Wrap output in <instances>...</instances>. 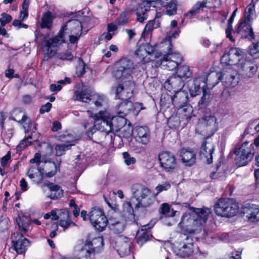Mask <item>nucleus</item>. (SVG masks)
Returning <instances> with one entry per match:
<instances>
[{"label": "nucleus", "mask_w": 259, "mask_h": 259, "mask_svg": "<svg viewBox=\"0 0 259 259\" xmlns=\"http://www.w3.org/2000/svg\"><path fill=\"white\" fill-rule=\"evenodd\" d=\"M117 69L113 73L116 79H132V73L134 68L133 61L127 58H122L116 63Z\"/></svg>", "instance_id": "1a4fd4ad"}, {"label": "nucleus", "mask_w": 259, "mask_h": 259, "mask_svg": "<svg viewBox=\"0 0 259 259\" xmlns=\"http://www.w3.org/2000/svg\"><path fill=\"white\" fill-rule=\"evenodd\" d=\"M174 92L175 94L171 97V104L176 108L180 109L187 103L188 94L183 90Z\"/></svg>", "instance_id": "a878e982"}, {"label": "nucleus", "mask_w": 259, "mask_h": 259, "mask_svg": "<svg viewBox=\"0 0 259 259\" xmlns=\"http://www.w3.org/2000/svg\"><path fill=\"white\" fill-rule=\"evenodd\" d=\"M239 206L233 199H220L214 205V210L218 215L230 218L235 215L238 210Z\"/></svg>", "instance_id": "423d86ee"}, {"label": "nucleus", "mask_w": 259, "mask_h": 259, "mask_svg": "<svg viewBox=\"0 0 259 259\" xmlns=\"http://www.w3.org/2000/svg\"><path fill=\"white\" fill-rule=\"evenodd\" d=\"M17 120V122L19 123H21L23 125V127L25 130V133H28L29 132H31V134L33 136V134H35V131L36 130L35 125H34L33 127H32V121L30 118L28 117L26 115H23L22 118L20 119H16Z\"/></svg>", "instance_id": "e433bc0d"}, {"label": "nucleus", "mask_w": 259, "mask_h": 259, "mask_svg": "<svg viewBox=\"0 0 259 259\" xmlns=\"http://www.w3.org/2000/svg\"><path fill=\"white\" fill-rule=\"evenodd\" d=\"M12 20V17L11 15L6 14L5 13H2V17L0 18V23L2 27L4 26L6 24L8 23Z\"/></svg>", "instance_id": "774afa93"}, {"label": "nucleus", "mask_w": 259, "mask_h": 259, "mask_svg": "<svg viewBox=\"0 0 259 259\" xmlns=\"http://www.w3.org/2000/svg\"><path fill=\"white\" fill-rule=\"evenodd\" d=\"M135 134L137 142L144 145H146L149 142L150 134L147 126L137 127L135 129Z\"/></svg>", "instance_id": "c85d7f7f"}, {"label": "nucleus", "mask_w": 259, "mask_h": 259, "mask_svg": "<svg viewBox=\"0 0 259 259\" xmlns=\"http://www.w3.org/2000/svg\"><path fill=\"white\" fill-rule=\"evenodd\" d=\"M27 175L36 184L40 183L44 178V172L40 167H30L27 171Z\"/></svg>", "instance_id": "2f4dec72"}, {"label": "nucleus", "mask_w": 259, "mask_h": 259, "mask_svg": "<svg viewBox=\"0 0 259 259\" xmlns=\"http://www.w3.org/2000/svg\"><path fill=\"white\" fill-rule=\"evenodd\" d=\"M16 222L20 231L23 233H26L29 229L31 220L26 217H18L16 219Z\"/></svg>", "instance_id": "ea45409f"}, {"label": "nucleus", "mask_w": 259, "mask_h": 259, "mask_svg": "<svg viewBox=\"0 0 259 259\" xmlns=\"http://www.w3.org/2000/svg\"><path fill=\"white\" fill-rule=\"evenodd\" d=\"M50 190L51 194L49 197L51 199H57L61 197L63 195V191L61 188L60 186L53 184L52 183H49L45 185Z\"/></svg>", "instance_id": "f704fd0d"}, {"label": "nucleus", "mask_w": 259, "mask_h": 259, "mask_svg": "<svg viewBox=\"0 0 259 259\" xmlns=\"http://www.w3.org/2000/svg\"><path fill=\"white\" fill-rule=\"evenodd\" d=\"M242 75L246 78L252 77L257 70L256 65L250 60L243 58L238 64Z\"/></svg>", "instance_id": "6ab92c4d"}, {"label": "nucleus", "mask_w": 259, "mask_h": 259, "mask_svg": "<svg viewBox=\"0 0 259 259\" xmlns=\"http://www.w3.org/2000/svg\"><path fill=\"white\" fill-rule=\"evenodd\" d=\"M61 29H63L66 35L67 33L81 34L82 25L79 21L76 19L70 20L66 22Z\"/></svg>", "instance_id": "b1692460"}, {"label": "nucleus", "mask_w": 259, "mask_h": 259, "mask_svg": "<svg viewBox=\"0 0 259 259\" xmlns=\"http://www.w3.org/2000/svg\"><path fill=\"white\" fill-rule=\"evenodd\" d=\"M252 21L241 18L238 24L237 28L234 32V35H239L241 38L251 39L254 38L251 23Z\"/></svg>", "instance_id": "ddd939ff"}, {"label": "nucleus", "mask_w": 259, "mask_h": 259, "mask_svg": "<svg viewBox=\"0 0 259 259\" xmlns=\"http://www.w3.org/2000/svg\"><path fill=\"white\" fill-rule=\"evenodd\" d=\"M75 99L85 103H91L96 107H101L105 100V97L98 94L89 96L84 91H76L75 92Z\"/></svg>", "instance_id": "2eb2a0df"}, {"label": "nucleus", "mask_w": 259, "mask_h": 259, "mask_svg": "<svg viewBox=\"0 0 259 259\" xmlns=\"http://www.w3.org/2000/svg\"><path fill=\"white\" fill-rule=\"evenodd\" d=\"M171 96H169L168 94L162 95L160 99V104L161 105L166 106L169 107V104L171 102Z\"/></svg>", "instance_id": "69168bd1"}, {"label": "nucleus", "mask_w": 259, "mask_h": 259, "mask_svg": "<svg viewBox=\"0 0 259 259\" xmlns=\"http://www.w3.org/2000/svg\"><path fill=\"white\" fill-rule=\"evenodd\" d=\"M66 35L63 31V29H61L58 34L55 37L49 39L45 42L44 45V49L49 51L50 49L58 47L63 43H65Z\"/></svg>", "instance_id": "cd10ccee"}, {"label": "nucleus", "mask_w": 259, "mask_h": 259, "mask_svg": "<svg viewBox=\"0 0 259 259\" xmlns=\"http://www.w3.org/2000/svg\"><path fill=\"white\" fill-rule=\"evenodd\" d=\"M184 85V80L177 74L169 77L164 83V88L169 92L182 90Z\"/></svg>", "instance_id": "aec40b11"}, {"label": "nucleus", "mask_w": 259, "mask_h": 259, "mask_svg": "<svg viewBox=\"0 0 259 259\" xmlns=\"http://www.w3.org/2000/svg\"><path fill=\"white\" fill-rule=\"evenodd\" d=\"M189 210L191 212L184 213L178 224L183 234L198 233L201 230L202 223L207 221L211 213L210 209L208 208L189 207Z\"/></svg>", "instance_id": "f257e3e1"}, {"label": "nucleus", "mask_w": 259, "mask_h": 259, "mask_svg": "<svg viewBox=\"0 0 259 259\" xmlns=\"http://www.w3.org/2000/svg\"><path fill=\"white\" fill-rule=\"evenodd\" d=\"M59 169V165L57 166L55 162L51 161L48 162L46 161L44 167L41 168L44 173H46V176L47 177H52L54 176Z\"/></svg>", "instance_id": "c9c22d12"}, {"label": "nucleus", "mask_w": 259, "mask_h": 259, "mask_svg": "<svg viewBox=\"0 0 259 259\" xmlns=\"http://www.w3.org/2000/svg\"><path fill=\"white\" fill-rule=\"evenodd\" d=\"M180 240L175 249L176 254L182 257H187L194 251L192 238L186 234L180 235Z\"/></svg>", "instance_id": "9d476101"}, {"label": "nucleus", "mask_w": 259, "mask_h": 259, "mask_svg": "<svg viewBox=\"0 0 259 259\" xmlns=\"http://www.w3.org/2000/svg\"><path fill=\"white\" fill-rule=\"evenodd\" d=\"M201 120L204 125L210 128L215 127L217 125V118L213 115H206L202 117Z\"/></svg>", "instance_id": "de8ad7c7"}, {"label": "nucleus", "mask_w": 259, "mask_h": 259, "mask_svg": "<svg viewBox=\"0 0 259 259\" xmlns=\"http://www.w3.org/2000/svg\"><path fill=\"white\" fill-rule=\"evenodd\" d=\"M144 47L147 55L150 56L149 58H152L153 60L154 59L158 58L161 55V53L157 52L156 51L155 47H152L149 44H146L144 46Z\"/></svg>", "instance_id": "3c124183"}, {"label": "nucleus", "mask_w": 259, "mask_h": 259, "mask_svg": "<svg viewBox=\"0 0 259 259\" xmlns=\"http://www.w3.org/2000/svg\"><path fill=\"white\" fill-rule=\"evenodd\" d=\"M103 218L101 221L98 219L97 223H91L94 227L99 232L103 231L108 224V220L107 219L106 216H104Z\"/></svg>", "instance_id": "864d4df0"}, {"label": "nucleus", "mask_w": 259, "mask_h": 259, "mask_svg": "<svg viewBox=\"0 0 259 259\" xmlns=\"http://www.w3.org/2000/svg\"><path fill=\"white\" fill-rule=\"evenodd\" d=\"M242 50L238 48H232L228 53H225L221 58V62L228 65L239 64L243 58Z\"/></svg>", "instance_id": "9b49d317"}, {"label": "nucleus", "mask_w": 259, "mask_h": 259, "mask_svg": "<svg viewBox=\"0 0 259 259\" xmlns=\"http://www.w3.org/2000/svg\"><path fill=\"white\" fill-rule=\"evenodd\" d=\"M122 83L119 84L116 89V98L122 100H129L132 96L135 84L132 79L122 80Z\"/></svg>", "instance_id": "f8f14e48"}, {"label": "nucleus", "mask_w": 259, "mask_h": 259, "mask_svg": "<svg viewBox=\"0 0 259 259\" xmlns=\"http://www.w3.org/2000/svg\"><path fill=\"white\" fill-rule=\"evenodd\" d=\"M248 49L251 56L255 58L259 57V40L250 45Z\"/></svg>", "instance_id": "6e6d98bb"}, {"label": "nucleus", "mask_w": 259, "mask_h": 259, "mask_svg": "<svg viewBox=\"0 0 259 259\" xmlns=\"http://www.w3.org/2000/svg\"><path fill=\"white\" fill-rule=\"evenodd\" d=\"M182 161L185 165L191 166L196 161V154L194 152L187 149H182L180 152Z\"/></svg>", "instance_id": "c756f323"}, {"label": "nucleus", "mask_w": 259, "mask_h": 259, "mask_svg": "<svg viewBox=\"0 0 259 259\" xmlns=\"http://www.w3.org/2000/svg\"><path fill=\"white\" fill-rule=\"evenodd\" d=\"M158 159L160 166L166 171L174 169L177 165L175 156L167 151H163L159 153Z\"/></svg>", "instance_id": "dca6fc26"}, {"label": "nucleus", "mask_w": 259, "mask_h": 259, "mask_svg": "<svg viewBox=\"0 0 259 259\" xmlns=\"http://www.w3.org/2000/svg\"><path fill=\"white\" fill-rule=\"evenodd\" d=\"M57 57L61 60H71L73 56L70 52H65L58 54Z\"/></svg>", "instance_id": "338daca9"}, {"label": "nucleus", "mask_w": 259, "mask_h": 259, "mask_svg": "<svg viewBox=\"0 0 259 259\" xmlns=\"http://www.w3.org/2000/svg\"><path fill=\"white\" fill-rule=\"evenodd\" d=\"M215 149L212 140L206 138L200 148L199 154L201 158H205L208 164L212 162V154Z\"/></svg>", "instance_id": "a211bd4d"}, {"label": "nucleus", "mask_w": 259, "mask_h": 259, "mask_svg": "<svg viewBox=\"0 0 259 259\" xmlns=\"http://www.w3.org/2000/svg\"><path fill=\"white\" fill-rule=\"evenodd\" d=\"M165 8V13L167 15L172 16L176 13L177 4L175 1L159 4Z\"/></svg>", "instance_id": "a18cd8bd"}, {"label": "nucleus", "mask_w": 259, "mask_h": 259, "mask_svg": "<svg viewBox=\"0 0 259 259\" xmlns=\"http://www.w3.org/2000/svg\"><path fill=\"white\" fill-rule=\"evenodd\" d=\"M237 10H235L233 13H232L231 16L229 19L228 23V27L226 30V33L227 37L229 38L230 40L232 42L235 41V39L233 38L231 34V31L232 30L233 27H232V23L233 22L234 18L236 16V12Z\"/></svg>", "instance_id": "09e8293b"}, {"label": "nucleus", "mask_w": 259, "mask_h": 259, "mask_svg": "<svg viewBox=\"0 0 259 259\" xmlns=\"http://www.w3.org/2000/svg\"><path fill=\"white\" fill-rule=\"evenodd\" d=\"M85 64L83 61H80L76 68V74L79 76H82L85 73Z\"/></svg>", "instance_id": "0e129e2a"}, {"label": "nucleus", "mask_w": 259, "mask_h": 259, "mask_svg": "<svg viewBox=\"0 0 259 259\" xmlns=\"http://www.w3.org/2000/svg\"><path fill=\"white\" fill-rule=\"evenodd\" d=\"M205 78V88L210 89L215 87L220 81L222 80V73L217 72H211L208 74L207 76H202Z\"/></svg>", "instance_id": "72a5a7b5"}, {"label": "nucleus", "mask_w": 259, "mask_h": 259, "mask_svg": "<svg viewBox=\"0 0 259 259\" xmlns=\"http://www.w3.org/2000/svg\"><path fill=\"white\" fill-rule=\"evenodd\" d=\"M104 240L102 237L88 238L84 244H76V252H79L83 259H91L92 255L100 253L103 249Z\"/></svg>", "instance_id": "f03ea898"}, {"label": "nucleus", "mask_w": 259, "mask_h": 259, "mask_svg": "<svg viewBox=\"0 0 259 259\" xmlns=\"http://www.w3.org/2000/svg\"><path fill=\"white\" fill-rule=\"evenodd\" d=\"M105 216L103 211L99 208H94L90 213L89 219L91 223H96L98 219L102 221L103 217Z\"/></svg>", "instance_id": "a19ab883"}, {"label": "nucleus", "mask_w": 259, "mask_h": 259, "mask_svg": "<svg viewBox=\"0 0 259 259\" xmlns=\"http://www.w3.org/2000/svg\"><path fill=\"white\" fill-rule=\"evenodd\" d=\"M177 74L183 79H186L191 77L192 71L189 66L187 65H182L178 67Z\"/></svg>", "instance_id": "79ce46f5"}, {"label": "nucleus", "mask_w": 259, "mask_h": 259, "mask_svg": "<svg viewBox=\"0 0 259 259\" xmlns=\"http://www.w3.org/2000/svg\"><path fill=\"white\" fill-rule=\"evenodd\" d=\"M205 78L199 76L195 78L188 83V89L191 97H195L201 93V89L203 91L205 89Z\"/></svg>", "instance_id": "412c9836"}, {"label": "nucleus", "mask_w": 259, "mask_h": 259, "mask_svg": "<svg viewBox=\"0 0 259 259\" xmlns=\"http://www.w3.org/2000/svg\"><path fill=\"white\" fill-rule=\"evenodd\" d=\"M255 17L254 4L251 3L246 8L244 15L242 18L248 20L249 21H252Z\"/></svg>", "instance_id": "37998d69"}, {"label": "nucleus", "mask_w": 259, "mask_h": 259, "mask_svg": "<svg viewBox=\"0 0 259 259\" xmlns=\"http://www.w3.org/2000/svg\"><path fill=\"white\" fill-rule=\"evenodd\" d=\"M206 7L207 2L206 1L197 2L193 6L192 9L185 14V16L191 18L196 14H198L201 11H202L203 8H206Z\"/></svg>", "instance_id": "4c0bfd02"}, {"label": "nucleus", "mask_w": 259, "mask_h": 259, "mask_svg": "<svg viewBox=\"0 0 259 259\" xmlns=\"http://www.w3.org/2000/svg\"><path fill=\"white\" fill-rule=\"evenodd\" d=\"M170 187L171 185L170 183L167 182H164L161 184H159L155 187V190L157 192L154 195L156 197L160 192L163 191H167Z\"/></svg>", "instance_id": "bf43d9fd"}, {"label": "nucleus", "mask_w": 259, "mask_h": 259, "mask_svg": "<svg viewBox=\"0 0 259 259\" xmlns=\"http://www.w3.org/2000/svg\"><path fill=\"white\" fill-rule=\"evenodd\" d=\"M202 96L198 102V105L200 107H204L208 105L210 98V92L204 89L202 91Z\"/></svg>", "instance_id": "5fc2aeb1"}, {"label": "nucleus", "mask_w": 259, "mask_h": 259, "mask_svg": "<svg viewBox=\"0 0 259 259\" xmlns=\"http://www.w3.org/2000/svg\"><path fill=\"white\" fill-rule=\"evenodd\" d=\"M236 154L235 162L238 166H243L250 161L255 153V149L252 144L245 142L234 151Z\"/></svg>", "instance_id": "39448f33"}, {"label": "nucleus", "mask_w": 259, "mask_h": 259, "mask_svg": "<svg viewBox=\"0 0 259 259\" xmlns=\"http://www.w3.org/2000/svg\"><path fill=\"white\" fill-rule=\"evenodd\" d=\"M53 18L50 12L45 13L41 18V27L49 29L52 26Z\"/></svg>", "instance_id": "c03bdc74"}, {"label": "nucleus", "mask_w": 259, "mask_h": 259, "mask_svg": "<svg viewBox=\"0 0 259 259\" xmlns=\"http://www.w3.org/2000/svg\"><path fill=\"white\" fill-rule=\"evenodd\" d=\"M23 115H26V114L21 109H16L13 111L11 118L17 122V120L16 119H21Z\"/></svg>", "instance_id": "680f3d73"}, {"label": "nucleus", "mask_w": 259, "mask_h": 259, "mask_svg": "<svg viewBox=\"0 0 259 259\" xmlns=\"http://www.w3.org/2000/svg\"><path fill=\"white\" fill-rule=\"evenodd\" d=\"M163 46L166 47L167 51L161 60L160 65L164 69L173 71L181 64L183 57L180 54L172 52V45L170 41L165 42Z\"/></svg>", "instance_id": "20e7f679"}, {"label": "nucleus", "mask_w": 259, "mask_h": 259, "mask_svg": "<svg viewBox=\"0 0 259 259\" xmlns=\"http://www.w3.org/2000/svg\"><path fill=\"white\" fill-rule=\"evenodd\" d=\"M131 190L133 196L137 201L134 204L136 208L149 207L154 202L155 195L145 186L135 184L132 186Z\"/></svg>", "instance_id": "7ed1b4c3"}, {"label": "nucleus", "mask_w": 259, "mask_h": 259, "mask_svg": "<svg viewBox=\"0 0 259 259\" xmlns=\"http://www.w3.org/2000/svg\"><path fill=\"white\" fill-rule=\"evenodd\" d=\"M126 120L124 116H121L120 115H117L115 117H111L112 132H118L122 127L124 130L127 127L128 133L127 136L131 135L132 134V128L130 126H126Z\"/></svg>", "instance_id": "bb28decb"}, {"label": "nucleus", "mask_w": 259, "mask_h": 259, "mask_svg": "<svg viewBox=\"0 0 259 259\" xmlns=\"http://www.w3.org/2000/svg\"><path fill=\"white\" fill-rule=\"evenodd\" d=\"M242 213L248 220L252 222L259 221V206L253 204H246L242 207Z\"/></svg>", "instance_id": "5701e85b"}, {"label": "nucleus", "mask_w": 259, "mask_h": 259, "mask_svg": "<svg viewBox=\"0 0 259 259\" xmlns=\"http://www.w3.org/2000/svg\"><path fill=\"white\" fill-rule=\"evenodd\" d=\"M222 78L223 84L226 88H234L239 82L240 77L237 71L229 68L224 70L222 73Z\"/></svg>", "instance_id": "4468645a"}, {"label": "nucleus", "mask_w": 259, "mask_h": 259, "mask_svg": "<svg viewBox=\"0 0 259 259\" xmlns=\"http://www.w3.org/2000/svg\"><path fill=\"white\" fill-rule=\"evenodd\" d=\"M29 0H23L22 8L19 13V19L22 21L25 20L28 17V8Z\"/></svg>", "instance_id": "49530a36"}, {"label": "nucleus", "mask_w": 259, "mask_h": 259, "mask_svg": "<svg viewBox=\"0 0 259 259\" xmlns=\"http://www.w3.org/2000/svg\"><path fill=\"white\" fill-rule=\"evenodd\" d=\"M12 242L15 250L18 254H24L30 242L28 239L24 238L22 234L14 233L12 237Z\"/></svg>", "instance_id": "f3484780"}, {"label": "nucleus", "mask_w": 259, "mask_h": 259, "mask_svg": "<svg viewBox=\"0 0 259 259\" xmlns=\"http://www.w3.org/2000/svg\"><path fill=\"white\" fill-rule=\"evenodd\" d=\"M92 117L95 120V123L92 127V131L96 130L104 132L107 135L112 133L111 116L108 112L100 111Z\"/></svg>", "instance_id": "0eeeda50"}, {"label": "nucleus", "mask_w": 259, "mask_h": 259, "mask_svg": "<svg viewBox=\"0 0 259 259\" xmlns=\"http://www.w3.org/2000/svg\"><path fill=\"white\" fill-rule=\"evenodd\" d=\"M135 55H137L139 59H142L144 63L153 60L152 58H147V55H148L145 50L144 46H140L136 52Z\"/></svg>", "instance_id": "8fccbe9b"}, {"label": "nucleus", "mask_w": 259, "mask_h": 259, "mask_svg": "<svg viewBox=\"0 0 259 259\" xmlns=\"http://www.w3.org/2000/svg\"><path fill=\"white\" fill-rule=\"evenodd\" d=\"M152 6L150 0H144L139 4L136 13L137 20L138 22L143 23L148 18L147 12Z\"/></svg>", "instance_id": "393cba45"}, {"label": "nucleus", "mask_w": 259, "mask_h": 259, "mask_svg": "<svg viewBox=\"0 0 259 259\" xmlns=\"http://www.w3.org/2000/svg\"><path fill=\"white\" fill-rule=\"evenodd\" d=\"M123 157L124 158V163L127 165L134 164L136 163V160L134 157H131L130 154L127 152H124L122 153Z\"/></svg>", "instance_id": "e2e57ef3"}, {"label": "nucleus", "mask_w": 259, "mask_h": 259, "mask_svg": "<svg viewBox=\"0 0 259 259\" xmlns=\"http://www.w3.org/2000/svg\"><path fill=\"white\" fill-rule=\"evenodd\" d=\"M131 243L128 239L125 237H119L116 240L114 247L121 257L130 253Z\"/></svg>", "instance_id": "4be33fe9"}, {"label": "nucleus", "mask_w": 259, "mask_h": 259, "mask_svg": "<svg viewBox=\"0 0 259 259\" xmlns=\"http://www.w3.org/2000/svg\"><path fill=\"white\" fill-rule=\"evenodd\" d=\"M44 218L46 220L49 219L54 221L59 220L60 226L64 229H67L71 226H75L76 225L71 221L69 212L64 209L52 210L51 212L45 214Z\"/></svg>", "instance_id": "6e6552de"}, {"label": "nucleus", "mask_w": 259, "mask_h": 259, "mask_svg": "<svg viewBox=\"0 0 259 259\" xmlns=\"http://www.w3.org/2000/svg\"><path fill=\"white\" fill-rule=\"evenodd\" d=\"M33 138L32 135H28L26 138L22 140L16 147L17 151H21L24 149L26 147L28 146L31 144V142L28 141L29 139Z\"/></svg>", "instance_id": "13d9d810"}, {"label": "nucleus", "mask_w": 259, "mask_h": 259, "mask_svg": "<svg viewBox=\"0 0 259 259\" xmlns=\"http://www.w3.org/2000/svg\"><path fill=\"white\" fill-rule=\"evenodd\" d=\"M167 124L170 128H176L180 125V121L178 117L171 116L168 118Z\"/></svg>", "instance_id": "052dcab7"}, {"label": "nucleus", "mask_w": 259, "mask_h": 259, "mask_svg": "<svg viewBox=\"0 0 259 259\" xmlns=\"http://www.w3.org/2000/svg\"><path fill=\"white\" fill-rule=\"evenodd\" d=\"M108 226L110 230L116 234L121 233L124 229L123 222L113 219L108 220Z\"/></svg>", "instance_id": "58836bf2"}, {"label": "nucleus", "mask_w": 259, "mask_h": 259, "mask_svg": "<svg viewBox=\"0 0 259 259\" xmlns=\"http://www.w3.org/2000/svg\"><path fill=\"white\" fill-rule=\"evenodd\" d=\"M72 144H61L56 145L55 147L56 155L57 156H61L65 154L66 151L70 149Z\"/></svg>", "instance_id": "603ef678"}, {"label": "nucleus", "mask_w": 259, "mask_h": 259, "mask_svg": "<svg viewBox=\"0 0 259 259\" xmlns=\"http://www.w3.org/2000/svg\"><path fill=\"white\" fill-rule=\"evenodd\" d=\"M134 203L133 199H132L130 202L124 203L122 205L123 211L128 215H133L134 214V208L132 203Z\"/></svg>", "instance_id": "4d7b16f0"}, {"label": "nucleus", "mask_w": 259, "mask_h": 259, "mask_svg": "<svg viewBox=\"0 0 259 259\" xmlns=\"http://www.w3.org/2000/svg\"><path fill=\"white\" fill-rule=\"evenodd\" d=\"M140 105L138 103L134 104L130 100H123L122 102L119 104L116 107V111L117 115L121 116H125L130 112L133 109L134 107Z\"/></svg>", "instance_id": "7c9ffc66"}, {"label": "nucleus", "mask_w": 259, "mask_h": 259, "mask_svg": "<svg viewBox=\"0 0 259 259\" xmlns=\"http://www.w3.org/2000/svg\"><path fill=\"white\" fill-rule=\"evenodd\" d=\"M150 228L149 225H145L142 227L141 230H139L136 235V240L137 243L141 246L146 242L148 241L151 236L150 231L148 229Z\"/></svg>", "instance_id": "473e14b6"}]
</instances>
